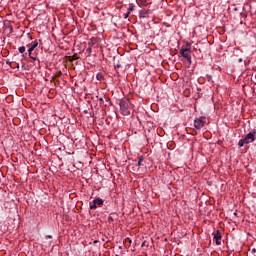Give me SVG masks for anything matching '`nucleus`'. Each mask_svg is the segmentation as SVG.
<instances>
[{"mask_svg": "<svg viewBox=\"0 0 256 256\" xmlns=\"http://www.w3.org/2000/svg\"><path fill=\"white\" fill-rule=\"evenodd\" d=\"M120 105V111L122 113V115H131V102L129 101V99H122L119 102Z\"/></svg>", "mask_w": 256, "mask_h": 256, "instance_id": "f257e3e1", "label": "nucleus"}, {"mask_svg": "<svg viewBox=\"0 0 256 256\" xmlns=\"http://www.w3.org/2000/svg\"><path fill=\"white\" fill-rule=\"evenodd\" d=\"M205 123H207V118L204 116H201L194 120V127L198 131H201V129H203V127H205Z\"/></svg>", "mask_w": 256, "mask_h": 256, "instance_id": "f03ea898", "label": "nucleus"}, {"mask_svg": "<svg viewBox=\"0 0 256 256\" xmlns=\"http://www.w3.org/2000/svg\"><path fill=\"white\" fill-rule=\"evenodd\" d=\"M189 51H191V49H189V48H182L180 50V54L182 55V57H184V59H187V61L189 63H191V55H189Z\"/></svg>", "mask_w": 256, "mask_h": 256, "instance_id": "7ed1b4c3", "label": "nucleus"}, {"mask_svg": "<svg viewBox=\"0 0 256 256\" xmlns=\"http://www.w3.org/2000/svg\"><path fill=\"white\" fill-rule=\"evenodd\" d=\"M255 133L256 132H249L245 138H244V142L246 143V145H249V143H253V141H255Z\"/></svg>", "mask_w": 256, "mask_h": 256, "instance_id": "20e7f679", "label": "nucleus"}, {"mask_svg": "<svg viewBox=\"0 0 256 256\" xmlns=\"http://www.w3.org/2000/svg\"><path fill=\"white\" fill-rule=\"evenodd\" d=\"M221 239H222L221 232L217 230L214 233V240L216 241V245H221Z\"/></svg>", "mask_w": 256, "mask_h": 256, "instance_id": "39448f33", "label": "nucleus"}, {"mask_svg": "<svg viewBox=\"0 0 256 256\" xmlns=\"http://www.w3.org/2000/svg\"><path fill=\"white\" fill-rule=\"evenodd\" d=\"M38 46H39V43L35 42V43L28 49V55H29V57H31V53H33V51H35V49H37Z\"/></svg>", "mask_w": 256, "mask_h": 256, "instance_id": "423d86ee", "label": "nucleus"}, {"mask_svg": "<svg viewBox=\"0 0 256 256\" xmlns=\"http://www.w3.org/2000/svg\"><path fill=\"white\" fill-rule=\"evenodd\" d=\"M93 203H94V205H96V206L98 205V207H101L103 205L104 201L101 198H96L93 200Z\"/></svg>", "mask_w": 256, "mask_h": 256, "instance_id": "0eeeda50", "label": "nucleus"}, {"mask_svg": "<svg viewBox=\"0 0 256 256\" xmlns=\"http://www.w3.org/2000/svg\"><path fill=\"white\" fill-rule=\"evenodd\" d=\"M147 15H149V10H141L139 13V17L141 19H145V17H147Z\"/></svg>", "mask_w": 256, "mask_h": 256, "instance_id": "6e6552de", "label": "nucleus"}, {"mask_svg": "<svg viewBox=\"0 0 256 256\" xmlns=\"http://www.w3.org/2000/svg\"><path fill=\"white\" fill-rule=\"evenodd\" d=\"M77 59H79V57L77 56V54H74L73 56H70V63H73L74 61H77Z\"/></svg>", "mask_w": 256, "mask_h": 256, "instance_id": "1a4fd4ad", "label": "nucleus"}, {"mask_svg": "<svg viewBox=\"0 0 256 256\" xmlns=\"http://www.w3.org/2000/svg\"><path fill=\"white\" fill-rule=\"evenodd\" d=\"M144 159H145V158H144L143 156H140V157L138 158V167H142Z\"/></svg>", "mask_w": 256, "mask_h": 256, "instance_id": "9d476101", "label": "nucleus"}, {"mask_svg": "<svg viewBox=\"0 0 256 256\" xmlns=\"http://www.w3.org/2000/svg\"><path fill=\"white\" fill-rule=\"evenodd\" d=\"M243 145H246L245 140L244 139L239 140L238 147H243Z\"/></svg>", "mask_w": 256, "mask_h": 256, "instance_id": "9b49d317", "label": "nucleus"}, {"mask_svg": "<svg viewBox=\"0 0 256 256\" xmlns=\"http://www.w3.org/2000/svg\"><path fill=\"white\" fill-rule=\"evenodd\" d=\"M128 11L129 13H131V11H135V6L133 4H130Z\"/></svg>", "mask_w": 256, "mask_h": 256, "instance_id": "f8f14e48", "label": "nucleus"}, {"mask_svg": "<svg viewBox=\"0 0 256 256\" xmlns=\"http://www.w3.org/2000/svg\"><path fill=\"white\" fill-rule=\"evenodd\" d=\"M19 53H23L25 51V46H21L18 48Z\"/></svg>", "mask_w": 256, "mask_h": 256, "instance_id": "ddd939ff", "label": "nucleus"}, {"mask_svg": "<svg viewBox=\"0 0 256 256\" xmlns=\"http://www.w3.org/2000/svg\"><path fill=\"white\" fill-rule=\"evenodd\" d=\"M90 209H92V210L97 209V204L93 203L92 205H90Z\"/></svg>", "mask_w": 256, "mask_h": 256, "instance_id": "4468645a", "label": "nucleus"}, {"mask_svg": "<svg viewBox=\"0 0 256 256\" xmlns=\"http://www.w3.org/2000/svg\"><path fill=\"white\" fill-rule=\"evenodd\" d=\"M129 15H131V13L129 11H127V13L124 14V19H128Z\"/></svg>", "mask_w": 256, "mask_h": 256, "instance_id": "2eb2a0df", "label": "nucleus"}, {"mask_svg": "<svg viewBox=\"0 0 256 256\" xmlns=\"http://www.w3.org/2000/svg\"><path fill=\"white\" fill-rule=\"evenodd\" d=\"M91 52H92L91 47H89V48L86 49V53H88V55H91Z\"/></svg>", "mask_w": 256, "mask_h": 256, "instance_id": "dca6fc26", "label": "nucleus"}, {"mask_svg": "<svg viewBox=\"0 0 256 256\" xmlns=\"http://www.w3.org/2000/svg\"><path fill=\"white\" fill-rule=\"evenodd\" d=\"M114 67L115 69H121V64H115Z\"/></svg>", "mask_w": 256, "mask_h": 256, "instance_id": "f3484780", "label": "nucleus"}, {"mask_svg": "<svg viewBox=\"0 0 256 256\" xmlns=\"http://www.w3.org/2000/svg\"><path fill=\"white\" fill-rule=\"evenodd\" d=\"M97 99H99L101 105H103V97H100V98H99V96H97Z\"/></svg>", "mask_w": 256, "mask_h": 256, "instance_id": "a211bd4d", "label": "nucleus"}, {"mask_svg": "<svg viewBox=\"0 0 256 256\" xmlns=\"http://www.w3.org/2000/svg\"><path fill=\"white\" fill-rule=\"evenodd\" d=\"M45 237H46V239H53L52 235H46Z\"/></svg>", "mask_w": 256, "mask_h": 256, "instance_id": "6ab92c4d", "label": "nucleus"}, {"mask_svg": "<svg viewBox=\"0 0 256 256\" xmlns=\"http://www.w3.org/2000/svg\"><path fill=\"white\" fill-rule=\"evenodd\" d=\"M30 59H32L33 61H37V58L33 56H31Z\"/></svg>", "mask_w": 256, "mask_h": 256, "instance_id": "aec40b11", "label": "nucleus"}, {"mask_svg": "<svg viewBox=\"0 0 256 256\" xmlns=\"http://www.w3.org/2000/svg\"><path fill=\"white\" fill-rule=\"evenodd\" d=\"M252 253H256V249L255 248L252 249Z\"/></svg>", "mask_w": 256, "mask_h": 256, "instance_id": "412c9836", "label": "nucleus"}, {"mask_svg": "<svg viewBox=\"0 0 256 256\" xmlns=\"http://www.w3.org/2000/svg\"><path fill=\"white\" fill-rule=\"evenodd\" d=\"M109 221H110V222L113 221V217H109Z\"/></svg>", "mask_w": 256, "mask_h": 256, "instance_id": "4be33fe9", "label": "nucleus"}, {"mask_svg": "<svg viewBox=\"0 0 256 256\" xmlns=\"http://www.w3.org/2000/svg\"><path fill=\"white\" fill-rule=\"evenodd\" d=\"M16 67H17V69H19V64H17V66H16Z\"/></svg>", "mask_w": 256, "mask_h": 256, "instance_id": "5701e85b", "label": "nucleus"}, {"mask_svg": "<svg viewBox=\"0 0 256 256\" xmlns=\"http://www.w3.org/2000/svg\"><path fill=\"white\" fill-rule=\"evenodd\" d=\"M97 79H101V78H99V75H97Z\"/></svg>", "mask_w": 256, "mask_h": 256, "instance_id": "b1692460", "label": "nucleus"}, {"mask_svg": "<svg viewBox=\"0 0 256 256\" xmlns=\"http://www.w3.org/2000/svg\"><path fill=\"white\" fill-rule=\"evenodd\" d=\"M145 246V243L142 244V247Z\"/></svg>", "mask_w": 256, "mask_h": 256, "instance_id": "393cba45", "label": "nucleus"}]
</instances>
